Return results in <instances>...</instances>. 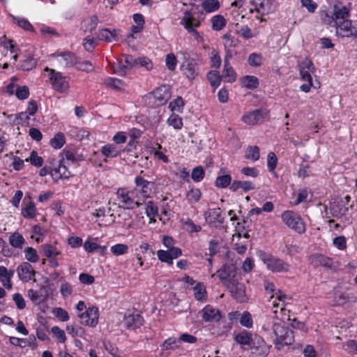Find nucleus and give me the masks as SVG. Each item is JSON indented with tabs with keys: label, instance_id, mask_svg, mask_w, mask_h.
I'll return each instance as SVG.
<instances>
[{
	"label": "nucleus",
	"instance_id": "f257e3e1",
	"mask_svg": "<svg viewBox=\"0 0 357 357\" xmlns=\"http://www.w3.org/2000/svg\"><path fill=\"white\" fill-rule=\"evenodd\" d=\"M350 16L349 10L345 6L335 4L333 7V11L329 13L325 10L319 11V17L321 21L326 25L331 27H337L343 20H348Z\"/></svg>",
	"mask_w": 357,
	"mask_h": 357
},
{
	"label": "nucleus",
	"instance_id": "f03ea898",
	"mask_svg": "<svg viewBox=\"0 0 357 357\" xmlns=\"http://www.w3.org/2000/svg\"><path fill=\"white\" fill-rule=\"evenodd\" d=\"M275 335L274 344L276 349L280 350L284 345H290L294 341V333L282 323H274L272 326Z\"/></svg>",
	"mask_w": 357,
	"mask_h": 357
},
{
	"label": "nucleus",
	"instance_id": "7ed1b4c3",
	"mask_svg": "<svg viewBox=\"0 0 357 357\" xmlns=\"http://www.w3.org/2000/svg\"><path fill=\"white\" fill-rule=\"evenodd\" d=\"M170 97L171 93L169 86L162 85L149 93L145 96L144 101L149 107H158L166 104Z\"/></svg>",
	"mask_w": 357,
	"mask_h": 357
},
{
	"label": "nucleus",
	"instance_id": "20e7f679",
	"mask_svg": "<svg viewBox=\"0 0 357 357\" xmlns=\"http://www.w3.org/2000/svg\"><path fill=\"white\" fill-rule=\"evenodd\" d=\"M203 12L196 5L192 6L189 10L183 13L180 24L185 29L198 28L204 20Z\"/></svg>",
	"mask_w": 357,
	"mask_h": 357
},
{
	"label": "nucleus",
	"instance_id": "39448f33",
	"mask_svg": "<svg viewBox=\"0 0 357 357\" xmlns=\"http://www.w3.org/2000/svg\"><path fill=\"white\" fill-rule=\"evenodd\" d=\"M298 70L301 80L307 82L306 84L301 85L300 89L303 92L307 93L312 86V77L311 74L314 73L315 71L313 62L308 58H305L298 63Z\"/></svg>",
	"mask_w": 357,
	"mask_h": 357
},
{
	"label": "nucleus",
	"instance_id": "423d86ee",
	"mask_svg": "<svg viewBox=\"0 0 357 357\" xmlns=\"http://www.w3.org/2000/svg\"><path fill=\"white\" fill-rule=\"evenodd\" d=\"M282 222L294 231L301 234L305 232V223L301 215L293 211H285L281 215Z\"/></svg>",
	"mask_w": 357,
	"mask_h": 357
},
{
	"label": "nucleus",
	"instance_id": "0eeeda50",
	"mask_svg": "<svg viewBox=\"0 0 357 357\" xmlns=\"http://www.w3.org/2000/svg\"><path fill=\"white\" fill-rule=\"evenodd\" d=\"M238 269L236 264L231 262L225 263L220 269L216 271V275L220 279L222 285L225 287L230 283L238 280Z\"/></svg>",
	"mask_w": 357,
	"mask_h": 357
},
{
	"label": "nucleus",
	"instance_id": "6e6552de",
	"mask_svg": "<svg viewBox=\"0 0 357 357\" xmlns=\"http://www.w3.org/2000/svg\"><path fill=\"white\" fill-rule=\"evenodd\" d=\"M260 258L266 268L273 273H287L289 271V265L287 263L270 254L262 252Z\"/></svg>",
	"mask_w": 357,
	"mask_h": 357
},
{
	"label": "nucleus",
	"instance_id": "1a4fd4ad",
	"mask_svg": "<svg viewBox=\"0 0 357 357\" xmlns=\"http://www.w3.org/2000/svg\"><path fill=\"white\" fill-rule=\"evenodd\" d=\"M117 201L120 208L131 210L139 207L142 203L135 199V192L126 188H119L116 192Z\"/></svg>",
	"mask_w": 357,
	"mask_h": 357
},
{
	"label": "nucleus",
	"instance_id": "9d476101",
	"mask_svg": "<svg viewBox=\"0 0 357 357\" xmlns=\"http://www.w3.org/2000/svg\"><path fill=\"white\" fill-rule=\"evenodd\" d=\"M45 71L50 72V79L54 90L63 93L68 89L69 82L67 77L63 76L61 73L48 67L45 68Z\"/></svg>",
	"mask_w": 357,
	"mask_h": 357
},
{
	"label": "nucleus",
	"instance_id": "9b49d317",
	"mask_svg": "<svg viewBox=\"0 0 357 357\" xmlns=\"http://www.w3.org/2000/svg\"><path fill=\"white\" fill-rule=\"evenodd\" d=\"M335 29L337 36L342 38H357V21L343 20Z\"/></svg>",
	"mask_w": 357,
	"mask_h": 357
},
{
	"label": "nucleus",
	"instance_id": "f8f14e48",
	"mask_svg": "<svg viewBox=\"0 0 357 357\" xmlns=\"http://www.w3.org/2000/svg\"><path fill=\"white\" fill-rule=\"evenodd\" d=\"M16 271L19 279L22 282H28L31 280L36 282L35 275L36 272L33 266L28 261H24L19 264Z\"/></svg>",
	"mask_w": 357,
	"mask_h": 357
},
{
	"label": "nucleus",
	"instance_id": "ddd939ff",
	"mask_svg": "<svg viewBox=\"0 0 357 357\" xmlns=\"http://www.w3.org/2000/svg\"><path fill=\"white\" fill-rule=\"evenodd\" d=\"M238 280L239 279L234 282L230 283L225 287L234 299L238 302L243 303L248 299L245 294V287L244 284L239 282Z\"/></svg>",
	"mask_w": 357,
	"mask_h": 357
},
{
	"label": "nucleus",
	"instance_id": "4468645a",
	"mask_svg": "<svg viewBox=\"0 0 357 357\" xmlns=\"http://www.w3.org/2000/svg\"><path fill=\"white\" fill-rule=\"evenodd\" d=\"M123 322L127 329L135 330L143 325L144 318L136 311H128L124 316Z\"/></svg>",
	"mask_w": 357,
	"mask_h": 357
},
{
	"label": "nucleus",
	"instance_id": "2eb2a0df",
	"mask_svg": "<svg viewBox=\"0 0 357 357\" xmlns=\"http://www.w3.org/2000/svg\"><path fill=\"white\" fill-rule=\"evenodd\" d=\"M78 317L82 324L93 327L98 321V310L96 307H89L84 312L79 314Z\"/></svg>",
	"mask_w": 357,
	"mask_h": 357
},
{
	"label": "nucleus",
	"instance_id": "dca6fc26",
	"mask_svg": "<svg viewBox=\"0 0 357 357\" xmlns=\"http://www.w3.org/2000/svg\"><path fill=\"white\" fill-rule=\"evenodd\" d=\"M181 70L190 80L194 79L199 74L197 63L194 59L190 57L185 59L181 66Z\"/></svg>",
	"mask_w": 357,
	"mask_h": 357
},
{
	"label": "nucleus",
	"instance_id": "f3484780",
	"mask_svg": "<svg viewBox=\"0 0 357 357\" xmlns=\"http://www.w3.org/2000/svg\"><path fill=\"white\" fill-rule=\"evenodd\" d=\"M135 184L144 198H149L153 192L154 183L149 181L141 176L135 178Z\"/></svg>",
	"mask_w": 357,
	"mask_h": 357
},
{
	"label": "nucleus",
	"instance_id": "a211bd4d",
	"mask_svg": "<svg viewBox=\"0 0 357 357\" xmlns=\"http://www.w3.org/2000/svg\"><path fill=\"white\" fill-rule=\"evenodd\" d=\"M271 346L268 345L266 342L259 336H255L250 345L251 349L255 351L258 355L261 356H266L269 354Z\"/></svg>",
	"mask_w": 357,
	"mask_h": 357
},
{
	"label": "nucleus",
	"instance_id": "6ab92c4d",
	"mask_svg": "<svg viewBox=\"0 0 357 357\" xmlns=\"http://www.w3.org/2000/svg\"><path fill=\"white\" fill-rule=\"evenodd\" d=\"M231 58V54L228 53L225 54L224 59V69L222 70V77L227 82L232 83L236 79V73L234 68L230 66L229 60Z\"/></svg>",
	"mask_w": 357,
	"mask_h": 357
},
{
	"label": "nucleus",
	"instance_id": "aec40b11",
	"mask_svg": "<svg viewBox=\"0 0 357 357\" xmlns=\"http://www.w3.org/2000/svg\"><path fill=\"white\" fill-rule=\"evenodd\" d=\"M251 1L255 6V9L257 12L261 15L271 13L275 9V6L273 5L274 1L273 0H251Z\"/></svg>",
	"mask_w": 357,
	"mask_h": 357
},
{
	"label": "nucleus",
	"instance_id": "412c9836",
	"mask_svg": "<svg viewBox=\"0 0 357 357\" xmlns=\"http://www.w3.org/2000/svg\"><path fill=\"white\" fill-rule=\"evenodd\" d=\"M268 115L265 109H255L243 116V121L248 124L254 125Z\"/></svg>",
	"mask_w": 357,
	"mask_h": 357
},
{
	"label": "nucleus",
	"instance_id": "4be33fe9",
	"mask_svg": "<svg viewBox=\"0 0 357 357\" xmlns=\"http://www.w3.org/2000/svg\"><path fill=\"white\" fill-rule=\"evenodd\" d=\"M50 174L53 179L58 181L61 178H69L71 176L65 162L59 160V164L56 167L51 169Z\"/></svg>",
	"mask_w": 357,
	"mask_h": 357
},
{
	"label": "nucleus",
	"instance_id": "5701e85b",
	"mask_svg": "<svg viewBox=\"0 0 357 357\" xmlns=\"http://www.w3.org/2000/svg\"><path fill=\"white\" fill-rule=\"evenodd\" d=\"M202 319L206 322L218 321L221 319L219 310L206 305L201 312Z\"/></svg>",
	"mask_w": 357,
	"mask_h": 357
},
{
	"label": "nucleus",
	"instance_id": "b1692460",
	"mask_svg": "<svg viewBox=\"0 0 357 357\" xmlns=\"http://www.w3.org/2000/svg\"><path fill=\"white\" fill-rule=\"evenodd\" d=\"M57 56L59 57L58 59L59 63L66 68L71 67L77 63V58L73 52H61L58 54Z\"/></svg>",
	"mask_w": 357,
	"mask_h": 357
},
{
	"label": "nucleus",
	"instance_id": "393cba45",
	"mask_svg": "<svg viewBox=\"0 0 357 357\" xmlns=\"http://www.w3.org/2000/svg\"><path fill=\"white\" fill-rule=\"evenodd\" d=\"M137 59L131 55L124 56L125 63L121 64L116 68L114 69V72L119 75H125V68H137Z\"/></svg>",
	"mask_w": 357,
	"mask_h": 357
},
{
	"label": "nucleus",
	"instance_id": "a878e982",
	"mask_svg": "<svg viewBox=\"0 0 357 357\" xmlns=\"http://www.w3.org/2000/svg\"><path fill=\"white\" fill-rule=\"evenodd\" d=\"M229 189L232 192H236L239 189L248 192L255 189V184L250 181H234L229 186Z\"/></svg>",
	"mask_w": 357,
	"mask_h": 357
},
{
	"label": "nucleus",
	"instance_id": "bb28decb",
	"mask_svg": "<svg viewBox=\"0 0 357 357\" xmlns=\"http://www.w3.org/2000/svg\"><path fill=\"white\" fill-rule=\"evenodd\" d=\"M351 201V197L349 195H346L344 197L341 198L334 206L333 209L335 213H337L340 215H345L349 210V203Z\"/></svg>",
	"mask_w": 357,
	"mask_h": 357
},
{
	"label": "nucleus",
	"instance_id": "cd10ccee",
	"mask_svg": "<svg viewBox=\"0 0 357 357\" xmlns=\"http://www.w3.org/2000/svg\"><path fill=\"white\" fill-rule=\"evenodd\" d=\"M23 204H25V206L22 209V213L25 218H33L36 213V208L34 203L30 200V197L29 198V201L26 202V197H25L23 200Z\"/></svg>",
	"mask_w": 357,
	"mask_h": 357
},
{
	"label": "nucleus",
	"instance_id": "c85d7f7f",
	"mask_svg": "<svg viewBox=\"0 0 357 357\" xmlns=\"http://www.w3.org/2000/svg\"><path fill=\"white\" fill-rule=\"evenodd\" d=\"M206 220L209 223L218 222L222 224L224 222V218L222 216L221 209L220 208L211 209L206 213Z\"/></svg>",
	"mask_w": 357,
	"mask_h": 357
},
{
	"label": "nucleus",
	"instance_id": "c756f323",
	"mask_svg": "<svg viewBox=\"0 0 357 357\" xmlns=\"http://www.w3.org/2000/svg\"><path fill=\"white\" fill-rule=\"evenodd\" d=\"M98 20L96 15L90 16L82 22V29L84 32H92L98 25Z\"/></svg>",
	"mask_w": 357,
	"mask_h": 357
},
{
	"label": "nucleus",
	"instance_id": "7c9ffc66",
	"mask_svg": "<svg viewBox=\"0 0 357 357\" xmlns=\"http://www.w3.org/2000/svg\"><path fill=\"white\" fill-rule=\"evenodd\" d=\"M98 38L100 40H105L107 43H110L112 40H116L117 31L116 29L110 31L108 29H100L98 32Z\"/></svg>",
	"mask_w": 357,
	"mask_h": 357
},
{
	"label": "nucleus",
	"instance_id": "2f4dec72",
	"mask_svg": "<svg viewBox=\"0 0 357 357\" xmlns=\"http://www.w3.org/2000/svg\"><path fill=\"white\" fill-rule=\"evenodd\" d=\"M235 341L241 345L250 346L252 342V334L245 330L236 334L234 337Z\"/></svg>",
	"mask_w": 357,
	"mask_h": 357
},
{
	"label": "nucleus",
	"instance_id": "473e14b6",
	"mask_svg": "<svg viewBox=\"0 0 357 357\" xmlns=\"http://www.w3.org/2000/svg\"><path fill=\"white\" fill-rule=\"evenodd\" d=\"M41 250L43 255L49 259L50 263H53L54 257H56L60 254V251L50 244L41 245Z\"/></svg>",
	"mask_w": 357,
	"mask_h": 357
},
{
	"label": "nucleus",
	"instance_id": "72a5a7b5",
	"mask_svg": "<svg viewBox=\"0 0 357 357\" xmlns=\"http://www.w3.org/2000/svg\"><path fill=\"white\" fill-rule=\"evenodd\" d=\"M9 243L15 248L22 249L25 243V239L19 232L11 234L8 238Z\"/></svg>",
	"mask_w": 357,
	"mask_h": 357
},
{
	"label": "nucleus",
	"instance_id": "f704fd0d",
	"mask_svg": "<svg viewBox=\"0 0 357 357\" xmlns=\"http://www.w3.org/2000/svg\"><path fill=\"white\" fill-rule=\"evenodd\" d=\"M223 44L226 51V54L230 53L232 55L231 48L237 45L238 40L230 33H225L222 36Z\"/></svg>",
	"mask_w": 357,
	"mask_h": 357
},
{
	"label": "nucleus",
	"instance_id": "c9c22d12",
	"mask_svg": "<svg viewBox=\"0 0 357 357\" xmlns=\"http://www.w3.org/2000/svg\"><path fill=\"white\" fill-rule=\"evenodd\" d=\"M211 22L212 29L216 31H221L227 24L226 19L221 15H216L212 17Z\"/></svg>",
	"mask_w": 357,
	"mask_h": 357
},
{
	"label": "nucleus",
	"instance_id": "e433bc0d",
	"mask_svg": "<svg viewBox=\"0 0 357 357\" xmlns=\"http://www.w3.org/2000/svg\"><path fill=\"white\" fill-rule=\"evenodd\" d=\"M101 153L107 158H114L119 155L120 151L113 144H107L101 148Z\"/></svg>",
	"mask_w": 357,
	"mask_h": 357
},
{
	"label": "nucleus",
	"instance_id": "4c0bfd02",
	"mask_svg": "<svg viewBox=\"0 0 357 357\" xmlns=\"http://www.w3.org/2000/svg\"><path fill=\"white\" fill-rule=\"evenodd\" d=\"M242 85L248 89H257L259 86V79L253 75H245L241 78Z\"/></svg>",
	"mask_w": 357,
	"mask_h": 357
},
{
	"label": "nucleus",
	"instance_id": "58836bf2",
	"mask_svg": "<svg viewBox=\"0 0 357 357\" xmlns=\"http://www.w3.org/2000/svg\"><path fill=\"white\" fill-rule=\"evenodd\" d=\"M158 208L151 201H149L146 204V214L149 218V223L155 222V217L158 215Z\"/></svg>",
	"mask_w": 357,
	"mask_h": 357
},
{
	"label": "nucleus",
	"instance_id": "ea45409f",
	"mask_svg": "<svg viewBox=\"0 0 357 357\" xmlns=\"http://www.w3.org/2000/svg\"><path fill=\"white\" fill-rule=\"evenodd\" d=\"M206 13H213L218 10L220 7L218 0H203L201 4Z\"/></svg>",
	"mask_w": 357,
	"mask_h": 357
},
{
	"label": "nucleus",
	"instance_id": "a19ab883",
	"mask_svg": "<svg viewBox=\"0 0 357 357\" xmlns=\"http://www.w3.org/2000/svg\"><path fill=\"white\" fill-rule=\"evenodd\" d=\"M195 298L199 301H206V291L202 282H198L193 288Z\"/></svg>",
	"mask_w": 357,
	"mask_h": 357
},
{
	"label": "nucleus",
	"instance_id": "79ce46f5",
	"mask_svg": "<svg viewBox=\"0 0 357 357\" xmlns=\"http://www.w3.org/2000/svg\"><path fill=\"white\" fill-rule=\"evenodd\" d=\"M0 281L2 285L7 289H11L13 283L8 277L7 268L3 266H0Z\"/></svg>",
	"mask_w": 357,
	"mask_h": 357
},
{
	"label": "nucleus",
	"instance_id": "37998d69",
	"mask_svg": "<svg viewBox=\"0 0 357 357\" xmlns=\"http://www.w3.org/2000/svg\"><path fill=\"white\" fill-rule=\"evenodd\" d=\"M10 118L13 117V122L16 125L26 126L29 124V116L26 112H20L16 115H10Z\"/></svg>",
	"mask_w": 357,
	"mask_h": 357
},
{
	"label": "nucleus",
	"instance_id": "c03bdc74",
	"mask_svg": "<svg viewBox=\"0 0 357 357\" xmlns=\"http://www.w3.org/2000/svg\"><path fill=\"white\" fill-rule=\"evenodd\" d=\"M231 176L229 174H223L216 178L215 185L218 188H225L231 185Z\"/></svg>",
	"mask_w": 357,
	"mask_h": 357
},
{
	"label": "nucleus",
	"instance_id": "a18cd8bd",
	"mask_svg": "<svg viewBox=\"0 0 357 357\" xmlns=\"http://www.w3.org/2000/svg\"><path fill=\"white\" fill-rule=\"evenodd\" d=\"M24 256L29 263H36L39 260V257L36 250L31 247H27L25 248Z\"/></svg>",
	"mask_w": 357,
	"mask_h": 357
},
{
	"label": "nucleus",
	"instance_id": "49530a36",
	"mask_svg": "<svg viewBox=\"0 0 357 357\" xmlns=\"http://www.w3.org/2000/svg\"><path fill=\"white\" fill-rule=\"evenodd\" d=\"M37 65L36 60L32 55H29L20 64V68L23 70H31L36 68Z\"/></svg>",
	"mask_w": 357,
	"mask_h": 357
},
{
	"label": "nucleus",
	"instance_id": "de8ad7c7",
	"mask_svg": "<svg viewBox=\"0 0 357 357\" xmlns=\"http://www.w3.org/2000/svg\"><path fill=\"white\" fill-rule=\"evenodd\" d=\"M186 197L190 204H194L199 201L202 192L198 188H192L188 192Z\"/></svg>",
	"mask_w": 357,
	"mask_h": 357
},
{
	"label": "nucleus",
	"instance_id": "09e8293b",
	"mask_svg": "<svg viewBox=\"0 0 357 357\" xmlns=\"http://www.w3.org/2000/svg\"><path fill=\"white\" fill-rule=\"evenodd\" d=\"M65 136L62 132L56 133L50 140V145L54 149H60L65 144Z\"/></svg>",
	"mask_w": 357,
	"mask_h": 357
},
{
	"label": "nucleus",
	"instance_id": "8fccbe9b",
	"mask_svg": "<svg viewBox=\"0 0 357 357\" xmlns=\"http://www.w3.org/2000/svg\"><path fill=\"white\" fill-rule=\"evenodd\" d=\"M168 125L172 126L174 129L180 130L183 127L182 119L175 114H172L167 119Z\"/></svg>",
	"mask_w": 357,
	"mask_h": 357
},
{
	"label": "nucleus",
	"instance_id": "3c124183",
	"mask_svg": "<svg viewBox=\"0 0 357 357\" xmlns=\"http://www.w3.org/2000/svg\"><path fill=\"white\" fill-rule=\"evenodd\" d=\"M263 56L261 54L252 53L248 56V62L252 67H258L262 64Z\"/></svg>",
	"mask_w": 357,
	"mask_h": 357
},
{
	"label": "nucleus",
	"instance_id": "603ef678",
	"mask_svg": "<svg viewBox=\"0 0 357 357\" xmlns=\"http://www.w3.org/2000/svg\"><path fill=\"white\" fill-rule=\"evenodd\" d=\"M128 246L123 243H117L111 247V252L115 256L123 255L128 252Z\"/></svg>",
	"mask_w": 357,
	"mask_h": 357
},
{
	"label": "nucleus",
	"instance_id": "864d4df0",
	"mask_svg": "<svg viewBox=\"0 0 357 357\" xmlns=\"http://www.w3.org/2000/svg\"><path fill=\"white\" fill-rule=\"evenodd\" d=\"M205 176V171L202 166L195 167L191 173V178L195 182H200Z\"/></svg>",
	"mask_w": 357,
	"mask_h": 357
},
{
	"label": "nucleus",
	"instance_id": "5fc2aeb1",
	"mask_svg": "<svg viewBox=\"0 0 357 357\" xmlns=\"http://www.w3.org/2000/svg\"><path fill=\"white\" fill-rule=\"evenodd\" d=\"M207 78L214 89H215L220 84L221 77L217 71H210L207 75Z\"/></svg>",
	"mask_w": 357,
	"mask_h": 357
},
{
	"label": "nucleus",
	"instance_id": "6e6d98bb",
	"mask_svg": "<svg viewBox=\"0 0 357 357\" xmlns=\"http://www.w3.org/2000/svg\"><path fill=\"white\" fill-rule=\"evenodd\" d=\"M246 158L253 161H257L259 158V149L257 146H249L246 151Z\"/></svg>",
	"mask_w": 357,
	"mask_h": 357
},
{
	"label": "nucleus",
	"instance_id": "4d7b16f0",
	"mask_svg": "<svg viewBox=\"0 0 357 357\" xmlns=\"http://www.w3.org/2000/svg\"><path fill=\"white\" fill-rule=\"evenodd\" d=\"M316 261L322 266L331 268L332 266V259L322 255H317L313 256Z\"/></svg>",
	"mask_w": 357,
	"mask_h": 357
},
{
	"label": "nucleus",
	"instance_id": "13d9d810",
	"mask_svg": "<svg viewBox=\"0 0 357 357\" xmlns=\"http://www.w3.org/2000/svg\"><path fill=\"white\" fill-rule=\"evenodd\" d=\"M240 324L246 328L252 326V318L250 312L247 311L243 312L241 315Z\"/></svg>",
	"mask_w": 357,
	"mask_h": 357
},
{
	"label": "nucleus",
	"instance_id": "bf43d9fd",
	"mask_svg": "<svg viewBox=\"0 0 357 357\" xmlns=\"http://www.w3.org/2000/svg\"><path fill=\"white\" fill-rule=\"evenodd\" d=\"M278 164V158L273 152H269L267 155V167L270 172H273Z\"/></svg>",
	"mask_w": 357,
	"mask_h": 357
},
{
	"label": "nucleus",
	"instance_id": "052dcab7",
	"mask_svg": "<svg viewBox=\"0 0 357 357\" xmlns=\"http://www.w3.org/2000/svg\"><path fill=\"white\" fill-rule=\"evenodd\" d=\"M12 18L15 22H16L19 26L22 27L26 31H33V28L30 22L24 18H18L12 15Z\"/></svg>",
	"mask_w": 357,
	"mask_h": 357
},
{
	"label": "nucleus",
	"instance_id": "680f3d73",
	"mask_svg": "<svg viewBox=\"0 0 357 357\" xmlns=\"http://www.w3.org/2000/svg\"><path fill=\"white\" fill-rule=\"evenodd\" d=\"M236 33L243 38L248 40L255 36L251 29L248 26H242L236 31Z\"/></svg>",
	"mask_w": 357,
	"mask_h": 357
},
{
	"label": "nucleus",
	"instance_id": "e2e57ef3",
	"mask_svg": "<svg viewBox=\"0 0 357 357\" xmlns=\"http://www.w3.org/2000/svg\"><path fill=\"white\" fill-rule=\"evenodd\" d=\"M15 95L19 100H25L29 96V90L26 86H18L15 91Z\"/></svg>",
	"mask_w": 357,
	"mask_h": 357
},
{
	"label": "nucleus",
	"instance_id": "0e129e2a",
	"mask_svg": "<svg viewBox=\"0 0 357 357\" xmlns=\"http://www.w3.org/2000/svg\"><path fill=\"white\" fill-rule=\"evenodd\" d=\"M165 63H166L167 68L169 70H171V71L174 70L176 68V64H177L176 58L175 55L172 53L168 54L166 56Z\"/></svg>",
	"mask_w": 357,
	"mask_h": 357
},
{
	"label": "nucleus",
	"instance_id": "69168bd1",
	"mask_svg": "<svg viewBox=\"0 0 357 357\" xmlns=\"http://www.w3.org/2000/svg\"><path fill=\"white\" fill-rule=\"evenodd\" d=\"M184 105V101L181 97H178L169 103V107L172 111H181Z\"/></svg>",
	"mask_w": 357,
	"mask_h": 357
},
{
	"label": "nucleus",
	"instance_id": "338daca9",
	"mask_svg": "<svg viewBox=\"0 0 357 357\" xmlns=\"http://www.w3.org/2000/svg\"><path fill=\"white\" fill-rule=\"evenodd\" d=\"M157 256L160 261L162 262L172 264L173 261L167 250H160L157 252Z\"/></svg>",
	"mask_w": 357,
	"mask_h": 357
},
{
	"label": "nucleus",
	"instance_id": "774afa93",
	"mask_svg": "<svg viewBox=\"0 0 357 357\" xmlns=\"http://www.w3.org/2000/svg\"><path fill=\"white\" fill-rule=\"evenodd\" d=\"M82 45L88 52H92L96 48V43L93 38L87 36L84 38Z\"/></svg>",
	"mask_w": 357,
	"mask_h": 357
}]
</instances>
